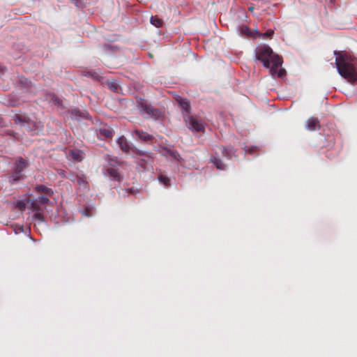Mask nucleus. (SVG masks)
Segmentation results:
<instances>
[{"mask_svg":"<svg viewBox=\"0 0 357 357\" xmlns=\"http://www.w3.org/2000/svg\"><path fill=\"white\" fill-rule=\"evenodd\" d=\"M335 65L339 74L348 82H357V59L338 51H334Z\"/></svg>","mask_w":357,"mask_h":357,"instance_id":"nucleus-1","label":"nucleus"},{"mask_svg":"<svg viewBox=\"0 0 357 357\" xmlns=\"http://www.w3.org/2000/svg\"><path fill=\"white\" fill-rule=\"evenodd\" d=\"M255 56L256 60L262 62L265 68H270L272 75L276 74L277 70L282 63V58L274 54L272 49L266 45L257 47L255 50Z\"/></svg>","mask_w":357,"mask_h":357,"instance_id":"nucleus-2","label":"nucleus"},{"mask_svg":"<svg viewBox=\"0 0 357 357\" xmlns=\"http://www.w3.org/2000/svg\"><path fill=\"white\" fill-rule=\"evenodd\" d=\"M183 120L186 126L192 131H204V126L202 122V120L197 116L190 114H183Z\"/></svg>","mask_w":357,"mask_h":357,"instance_id":"nucleus-3","label":"nucleus"},{"mask_svg":"<svg viewBox=\"0 0 357 357\" xmlns=\"http://www.w3.org/2000/svg\"><path fill=\"white\" fill-rule=\"evenodd\" d=\"M26 167V161L22 158H19L15 162L14 172L10 176V181L13 183L22 179L23 178L22 172Z\"/></svg>","mask_w":357,"mask_h":357,"instance_id":"nucleus-4","label":"nucleus"},{"mask_svg":"<svg viewBox=\"0 0 357 357\" xmlns=\"http://www.w3.org/2000/svg\"><path fill=\"white\" fill-rule=\"evenodd\" d=\"M132 153L138 157V165L143 168H146V165L152 161V156L150 153H146L137 149H133Z\"/></svg>","mask_w":357,"mask_h":357,"instance_id":"nucleus-5","label":"nucleus"},{"mask_svg":"<svg viewBox=\"0 0 357 357\" xmlns=\"http://www.w3.org/2000/svg\"><path fill=\"white\" fill-rule=\"evenodd\" d=\"M139 107L141 112L146 114L149 117L156 119L160 115V112L158 109L153 107L151 105L148 104L146 101L141 100L139 102Z\"/></svg>","mask_w":357,"mask_h":357,"instance_id":"nucleus-6","label":"nucleus"},{"mask_svg":"<svg viewBox=\"0 0 357 357\" xmlns=\"http://www.w3.org/2000/svg\"><path fill=\"white\" fill-rule=\"evenodd\" d=\"M67 178L81 188H86L88 186L86 177L83 174L70 173Z\"/></svg>","mask_w":357,"mask_h":357,"instance_id":"nucleus-7","label":"nucleus"},{"mask_svg":"<svg viewBox=\"0 0 357 357\" xmlns=\"http://www.w3.org/2000/svg\"><path fill=\"white\" fill-rule=\"evenodd\" d=\"M174 99L176 101V102L179 105L181 108L182 109L183 115V114H190V113L191 112L190 102L186 98H183L178 95H176L174 97Z\"/></svg>","mask_w":357,"mask_h":357,"instance_id":"nucleus-8","label":"nucleus"},{"mask_svg":"<svg viewBox=\"0 0 357 357\" xmlns=\"http://www.w3.org/2000/svg\"><path fill=\"white\" fill-rule=\"evenodd\" d=\"M116 143L119 146L121 150L126 153H129L130 151L132 152V150L135 149L132 148L131 145L124 136L119 137L116 140Z\"/></svg>","mask_w":357,"mask_h":357,"instance_id":"nucleus-9","label":"nucleus"},{"mask_svg":"<svg viewBox=\"0 0 357 357\" xmlns=\"http://www.w3.org/2000/svg\"><path fill=\"white\" fill-rule=\"evenodd\" d=\"M105 174L108 175L112 180L120 182L123 177L118 169L114 167H108L105 169Z\"/></svg>","mask_w":357,"mask_h":357,"instance_id":"nucleus-10","label":"nucleus"},{"mask_svg":"<svg viewBox=\"0 0 357 357\" xmlns=\"http://www.w3.org/2000/svg\"><path fill=\"white\" fill-rule=\"evenodd\" d=\"M306 128L310 131L319 129L320 123L319 119L315 117H310L306 122Z\"/></svg>","mask_w":357,"mask_h":357,"instance_id":"nucleus-11","label":"nucleus"},{"mask_svg":"<svg viewBox=\"0 0 357 357\" xmlns=\"http://www.w3.org/2000/svg\"><path fill=\"white\" fill-rule=\"evenodd\" d=\"M219 151L222 153L223 157L227 159H231L232 157H236V151L232 147L219 146Z\"/></svg>","mask_w":357,"mask_h":357,"instance_id":"nucleus-12","label":"nucleus"},{"mask_svg":"<svg viewBox=\"0 0 357 357\" xmlns=\"http://www.w3.org/2000/svg\"><path fill=\"white\" fill-rule=\"evenodd\" d=\"M133 133L136 137H137L140 140L144 142H149L153 139V136L151 135H149L146 132H144L143 130H135L133 131Z\"/></svg>","mask_w":357,"mask_h":357,"instance_id":"nucleus-13","label":"nucleus"},{"mask_svg":"<svg viewBox=\"0 0 357 357\" xmlns=\"http://www.w3.org/2000/svg\"><path fill=\"white\" fill-rule=\"evenodd\" d=\"M106 161L107 162V164L109 167H115L118 166H121L124 163L123 161L120 160L116 156H112L109 155H107L105 158Z\"/></svg>","mask_w":357,"mask_h":357,"instance_id":"nucleus-14","label":"nucleus"},{"mask_svg":"<svg viewBox=\"0 0 357 357\" xmlns=\"http://www.w3.org/2000/svg\"><path fill=\"white\" fill-rule=\"evenodd\" d=\"M27 204L33 212L43 211L40 204L37 200L28 199Z\"/></svg>","mask_w":357,"mask_h":357,"instance_id":"nucleus-15","label":"nucleus"},{"mask_svg":"<svg viewBox=\"0 0 357 357\" xmlns=\"http://www.w3.org/2000/svg\"><path fill=\"white\" fill-rule=\"evenodd\" d=\"M71 114L75 118H82L87 119L89 118V113L86 111H80L79 109H73Z\"/></svg>","mask_w":357,"mask_h":357,"instance_id":"nucleus-16","label":"nucleus"},{"mask_svg":"<svg viewBox=\"0 0 357 357\" xmlns=\"http://www.w3.org/2000/svg\"><path fill=\"white\" fill-rule=\"evenodd\" d=\"M211 162L213 163L218 169L224 170L225 169V164L216 156H212L211 158Z\"/></svg>","mask_w":357,"mask_h":357,"instance_id":"nucleus-17","label":"nucleus"},{"mask_svg":"<svg viewBox=\"0 0 357 357\" xmlns=\"http://www.w3.org/2000/svg\"><path fill=\"white\" fill-rule=\"evenodd\" d=\"M70 155L75 160L78 162H81L84 158V153L80 150L71 151Z\"/></svg>","mask_w":357,"mask_h":357,"instance_id":"nucleus-18","label":"nucleus"},{"mask_svg":"<svg viewBox=\"0 0 357 357\" xmlns=\"http://www.w3.org/2000/svg\"><path fill=\"white\" fill-rule=\"evenodd\" d=\"M35 190L38 192H43L46 195H52L53 193V191L51 188H47V186L44 185H38L35 188Z\"/></svg>","mask_w":357,"mask_h":357,"instance_id":"nucleus-19","label":"nucleus"},{"mask_svg":"<svg viewBox=\"0 0 357 357\" xmlns=\"http://www.w3.org/2000/svg\"><path fill=\"white\" fill-rule=\"evenodd\" d=\"M150 22L151 24L155 26L157 28L162 27L163 25V21L159 18L157 15L151 16L150 19Z\"/></svg>","mask_w":357,"mask_h":357,"instance_id":"nucleus-20","label":"nucleus"},{"mask_svg":"<svg viewBox=\"0 0 357 357\" xmlns=\"http://www.w3.org/2000/svg\"><path fill=\"white\" fill-rule=\"evenodd\" d=\"M107 85L108 88L113 92H118L119 89V85L118 82L114 79L108 80L107 82Z\"/></svg>","mask_w":357,"mask_h":357,"instance_id":"nucleus-21","label":"nucleus"},{"mask_svg":"<svg viewBox=\"0 0 357 357\" xmlns=\"http://www.w3.org/2000/svg\"><path fill=\"white\" fill-rule=\"evenodd\" d=\"M100 132L102 136H104L107 138H112L113 137L114 132L111 128H102L100 130Z\"/></svg>","mask_w":357,"mask_h":357,"instance_id":"nucleus-22","label":"nucleus"},{"mask_svg":"<svg viewBox=\"0 0 357 357\" xmlns=\"http://www.w3.org/2000/svg\"><path fill=\"white\" fill-rule=\"evenodd\" d=\"M29 119L26 116L20 115V114H15L13 117V121L15 123H27Z\"/></svg>","mask_w":357,"mask_h":357,"instance_id":"nucleus-23","label":"nucleus"},{"mask_svg":"<svg viewBox=\"0 0 357 357\" xmlns=\"http://www.w3.org/2000/svg\"><path fill=\"white\" fill-rule=\"evenodd\" d=\"M158 181L161 183H162L164 185H165V186L170 185V178L168 176L160 174L158 175Z\"/></svg>","mask_w":357,"mask_h":357,"instance_id":"nucleus-24","label":"nucleus"},{"mask_svg":"<svg viewBox=\"0 0 357 357\" xmlns=\"http://www.w3.org/2000/svg\"><path fill=\"white\" fill-rule=\"evenodd\" d=\"M36 200L40 204H46L50 202V199L45 196H39Z\"/></svg>","mask_w":357,"mask_h":357,"instance_id":"nucleus-25","label":"nucleus"},{"mask_svg":"<svg viewBox=\"0 0 357 357\" xmlns=\"http://www.w3.org/2000/svg\"><path fill=\"white\" fill-rule=\"evenodd\" d=\"M28 205L27 202H24V201H18L16 203V206L18 208L20 211H24Z\"/></svg>","mask_w":357,"mask_h":357,"instance_id":"nucleus-26","label":"nucleus"},{"mask_svg":"<svg viewBox=\"0 0 357 357\" xmlns=\"http://www.w3.org/2000/svg\"><path fill=\"white\" fill-rule=\"evenodd\" d=\"M35 219H37L40 222H43L44 220V216L43 214V211H37L34 213L33 215Z\"/></svg>","mask_w":357,"mask_h":357,"instance_id":"nucleus-27","label":"nucleus"},{"mask_svg":"<svg viewBox=\"0 0 357 357\" xmlns=\"http://www.w3.org/2000/svg\"><path fill=\"white\" fill-rule=\"evenodd\" d=\"M169 153L175 160H176L177 161H179V160L181 158V155L176 151H169Z\"/></svg>","mask_w":357,"mask_h":357,"instance_id":"nucleus-28","label":"nucleus"},{"mask_svg":"<svg viewBox=\"0 0 357 357\" xmlns=\"http://www.w3.org/2000/svg\"><path fill=\"white\" fill-rule=\"evenodd\" d=\"M86 75L90 76L94 79L99 78V74L96 71H89L86 73Z\"/></svg>","mask_w":357,"mask_h":357,"instance_id":"nucleus-29","label":"nucleus"},{"mask_svg":"<svg viewBox=\"0 0 357 357\" xmlns=\"http://www.w3.org/2000/svg\"><path fill=\"white\" fill-rule=\"evenodd\" d=\"M241 32L245 35L249 36L250 34V29L247 26H243L241 28Z\"/></svg>","mask_w":357,"mask_h":357,"instance_id":"nucleus-30","label":"nucleus"},{"mask_svg":"<svg viewBox=\"0 0 357 357\" xmlns=\"http://www.w3.org/2000/svg\"><path fill=\"white\" fill-rule=\"evenodd\" d=\"M274 31L273 30H268L265 33H262L264 38H271L273 35Z\"/></svg>","mask_w":357,"mask_h":357,"instance_id":"nucleus-31","label":"nucleus"},{"mask_svg":"<svg viewBox=\"0 0 357 357\" xmlns=\"http://www.w3.org/2000/svg\"><path fill=\"white\" fill-rule=\"evenodd\" d=\"M284 73H285V70L284 69H280L278 73V71L276 72V73H278V76L279 77H282L284 75Z\"/></svg>","mask_w":357,"mask_h":357,"instance_id":"nucleus-32","label":"nucleus"},{"mask_svg":"<svg viewBox=\"0 0 357 357\" xmlns=\"http://www.w3.org/2000/svg\"><path fill=\"white\" fill-rule=\"evenodd\" d=\"M249 10H253V8H252V7H250V8H249Z\"/></svg>","mask_w":357,"mask_h":357,"instance_id":"nucleus-33","label":"nucleus"}]
</instances>
